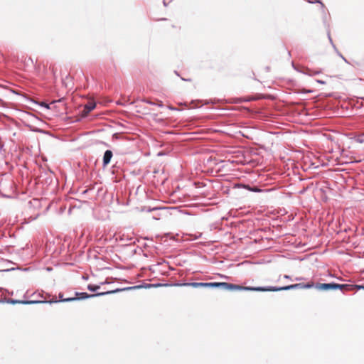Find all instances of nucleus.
Listing matches in <instances>:
<instances>
[{
    "instance_id": "1",
    "label": "nucleus",
    "mask_w": 364,
    "mask_h": 364,
    "mask_svg": "<svg viewBox=\"0 0 364 364\" xmlns=\"http://www.w3.org/2000/svg\"><path fill=\"white\" fill-rule=\"evenodd\" d=\"M178 286H186L191 287L193 288L198 287H221L225 290L229 291H235V290H246V288H250V287H242L240 285L233 284L227 282H210V283H203V282H191V283H183L178 284Z\"/></svg>"
},
{
    "instance_id": "2",
    "label": "nucleus",
    "mask_w": 364,
    "mask_h": 364,
    "mask_svg": "<svg viewBox=\"0 0 364 364\" xmlns=\"http://www.w3.org/2000/svg\"><path fill=\"white\" fill-rule=\"evenodd\" d=\"M314 287V283L313 282H308L307 284H291L289 286H285L282 287H252L246 288L247 291H279L282 290H289L294 289H310Z\"/></svg>"
},
{
    "instance_id": "3",
    "label": "nucleus",
    "mask_w": 364,
    "mask_h": 364,
    "mask_svg": "<svg viewBox=\"0 0 364 364\" xmlns=\"http://www.w3.org/2000/svg\"><path fill=\"white\" fill-rule=\"evenodd\" d=\"M314 287L318 291H329L340 289L345 291V284H339L336 283H316L314 284Z\"/></svg>"
},
{
    "instance_id": "4",
    "label": "nucleus",
    "mask_w": 364,
    "mask_h": 364,
    "mask_svg": "<svg viewBox=\"0 0 364 364\" xmlns=\"http://www.w3.org/2000/svg\"><path fill=\"white\" fill-rule=\"evenodd\" d=\"M118 291H119V289H117L114 291H108L106 292H101V293H97L95 294H88L87 293H85V292H82V293L75 292L74 297H77V299H87L90 297H94V296H102V295H105V294H112V293L117 292Z\"/></svg>"
},
{
    "instance_id": "5",
    "label": "nucleus",
    "mask_w": 364,
    "mask_h": 364,
    "mask_svg": "<svg viewBox=\"0 0 364 364\" xmlns=\"http://www.w3.org/2000/svg\"><path fill=\"white\" fill-rule=\"evenodd\" d=\"M96 104L94 101H89L83 107V109L81 112L82 117H86L92 110L95 109Z\"/></svg>"
},
{
    "instance_id": "6",
    "label": "nucleus",
    "mask_w": 364,
    "mask_h": 364,
    "mask_svg": "<svg viewBox=\"0 0 364 364\" xmlns=\"http://www.w3.org/2000/svg\"><path fill=\"white\" fill-rule=\"evenodd\" d=\"M112 152L110 150H107L105 152L104 156H103V165L104 166H106L109 162L112 157Z\"/></svg>"
},
{
    "instance_id": "7",
    "label": "nucleus",
    "mask_w": 364,
    "mask_h": 364,
    "mask_svg": "<svg viewBox=\"0 0 364 364\" xmlns=\"http://www.w3.org/2000/svg\"><path fill=\"white\" fill-rule=\"evenodd\" d=\"M345 291H353L355 289H364L363 285H357V284H345Z\"/></svg>"
},
{
    "instance_id": "8",
    "label": "nucleus",
    "mask_w": 364,
    "mask_h": 364,
    "mask_svg": "<svg viewBox=\"0 0 364 364\" xmlns=\"http://www.w3.org/2000/svg\"><path fill=\"white\" fill-rule=\"evenodd\" d=\"M59 301L62 302H67V301H73L77 300V297H68L65 298L63 293H59L58 294Z\"/></svg>"
},
{
    "instance_id": "9",
    "label": "nucleus",
    "mask_w": 364,
    "mask_h": 364,
    "mask_svg": "<svg viewBox=\"0 0 364 364\" xmlns=\"http://www.w3.org/2000/svg\"><path fill=\"white\" fill-rule=\"evenodd\" d=\"M262 98H264V99H274V97H273L272 95H259L257 97H252L250 99H249L248 100H258V99H262Z\"/></svg>"
},
{
    "instance_id": "10",
    "label": "nucleus",
    "mask_w": 364,
    "mask_h": 364,
    "mask_svg": "<svg viewBox=\"0 0 364 364\" xmlns=\"http://www.w3.org/2000/svg\"><path fill=\"white\" fill-rule=\"evenodd\" d=\"M43 301H18L16 303L23 304H38L43 303Z\"/></svg>"
},
{
    "instance_id": "11",
    "label": "nucleus",
    "mask_w": 364,
    "mask_h": 364,
    "mask_svg": "<svg viewBox=\"0 0 364 364\" xmlns=\"http://www.w3.org/2000/svg\"><path fill=\"white\" fill-rule=\"evenodd\" d=\"M87 289L91 291H97V289H100V286L98 285H93V284H89L87 286Z\"/></svg>"
},
{
    "instance_id": "12",
    "label": "nucleus",
    "mask_w": 364,
    "mask_h": 364,
    "mask_svg": "<svg viewBox=\"0 0 364 364\" xmlns=\"http://www.w3.org/2000/svg\"><path fill=\"white\" fill-rule=\"evenodd\" d=\"M250 190H251L252 191H255V192H259L260 191V190L258 188H249Z\"/></svg>"
},
{
    "instance_id": "13",
    "label": "nucleus",
    "mask_w": 364,
    "mask_h": 364,
    "mask_svg": "<svg viewBox=\"0 0 364 364\" xmlns=\"http://www.w3.org/2000/svg\"><path fill=\"white\" fill-rule=\"evenodd\" d=\"M9 91H14V90L13 89H11V88H9Z\"/></svg>"
},
{
    "instance_id": "14",
    "label": "nucleus",
    "mask_w": 364,
    "mask_h": 364,
    "mask_svg": "<svg viewBox=\"0 0 364 364\" xmlns=\"http://www.w3.org/2000/svg\"><path fill=\"white\" fill-rule=\"evenodd\" d=\"M302 91H306V92H309V90H303Z\"/></svg>"
}]
</instances>
